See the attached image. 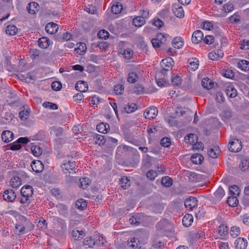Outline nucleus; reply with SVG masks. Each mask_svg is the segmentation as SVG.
<instances>
[{
  "mask_svg": "<svg viewBox=\"0 0 249 249\" xmlns=\"http://www.w3.org/2000/svg\"><path fill=\"white\" fill-rule=\"evenodd\" d=\"M160 65L162 68L161 73L163 75H165L167 71L172 70L174 61L172 58L167 57L161 60Z\"/></svg>",
  "mask_w": 249,
  "mask_h": 249,
  "instance_id": "nucleus-1",
  "label": "nucleus"
},
{
  "mask_svg": "<svg viewBox=\"0 0 249 249\" xmlns=\"http://www.w3.org/2000/svg\"><path fill=\"white\" fill-rule=\"evenodd\" d=\"M241 142L239 139H233L229 143V149L232 152H238L242 149Z\"/></svg>",
  "mask_w": 249,
  "mask_h": 249,
  "instance_id": "nucleus-2",
  "label": "nucleus"
},
{
  "mask_svg": "<svg viewBox=\"0 0 249 249\" xmlns=\"http://www.w3.org/2000/svg\"><path fill=\"white\" fill-rule=\"evenodd\" d=\"M76 164L74 161L65 160L61 165L62 170L64 174L70 173L71 171L75 169Z\"/></svg>",
  "mask_w": 249,
  "mask_h": 249,
  "instance_id": "nucleus-3",
  "label": "nucleus"
},
{
  "mask_svg": "<svg viewBox=\"0 0 249 249\" xmlns=\"http://www.w3.org/2000/svg\"><path fill=\"white\" fill-rule=\"evenodd\" d=\"M158 113L156 107L152 106L148 108L144 112L143 115L146 119H151L155 118Z\"/></svg>",
  "mask_w": 249,
  "mask_h": 249,
  "instance_id": "nucleus-4",
  "label": "nucleus"
},
{
  "mask_svg": "<svg viewBox=\"0 0 249 249\" xmlns=\"http://www.w3.org/2000/svg\"><path fill=\"white\" fill-rule=\"evenodd\" d=\"M172 10L174 15L178 18H182L184 16V12L182 7L178 3L173 4Z\"/></svg>",
  "mask_w": 249,
  "mask_h": 249,
  "instance_id": "nucleus-5",
  "label": "nucleus"
},
{
  "mask_svg": "<svg viewBox=\"0 0 249 249\" xmlns=\"http://www.w3.org/2000/svg\"><path fill=\"white\" fill-rule=\"evenodd\" d=\"M3 199L8 202H13L16 198L15 192L12 189H7L3 193Z\"/></svg>",
  "mask_w": 249,
  "mask_h": 249,
  "instance_id": "nucleus-6",
  "label": "nucleus"
},
{
  "mask_svg": "<svg viewBox=\"0 0 249 249\" xmlns=\"http://www.w3.org/2000/svg\"><path fill=\"white\" fill-rule=\"evenodd\" d=\"M198 201L196 198L194 197H190L186 199L184 201L185 207L190 210H192L197 206Z\"/></svg>",
  "mask_w": 249,
  "mask_h": 249,
  "instance_id": "nucleus-7",
  "label": "nucleus"
},
{
  "mask_svg": "<svg viewBox=\"0 0 249 249\" xmlns=\"http://www.w3.org/2000/svg\"><path fill=\"white\" fill-rule=\"evenodd\" d=\"M234 245L236 249H246L248 246V241L244 238L239 237L235 241Z\"/></svg>",
  "mask_w": 249,
  "mask_h": 249,
  "instance_id": "nucleus-8",
  "label": "nucleus"
},
{
  "mask_svg": "<svg viewBox=\"0 0 249 249\" xmlns=\"http://www.w3.org/2000/svg\"><path fill=\"white\" fill-rule=\"evenodd\" d=\"M20 193L22 196L29 197L33 195V188L31 186L29 185H24L21 188L20 190Z\"/></svg>",
  "mask_w": 249,
  "mask_h": 249,
  "instance_id": "nucleus-9",
  "label": "nucleus"
},
{
  "mask_svg": "<svg viewBox=\"0 0 249 249\" xmlns=\"http://www.w3.org/2000/svg\"><path fill=\"white\" fill-rule=\"evenodd\" d=\"M31 166L32 170L36 173L41 172L44 168L43 163L38 160L33 161L31 164Z\"/></svg>",
  "mask_w": 249,
  "mask_h": 249,
  "instance_id": "nucleus-10",
  "label": "nucleus"
},
{
  "mask_svg": "<svg viewBox=\"0 0 249 249\" xmlns=\"http://www.w3.org/2000/svg\"><path fill=\"white\" fill-rule=\"evenodd\" d=\"M203 33L200 30L195 31L192 36V42L195 44H198L203 39Z\"/></svg>",
  "mask_w": 249,
  "mask_h": 249,
  "instance_id": "nucleus-11",
  "label": "nucleus"
},
{
  "mask_svg": "<svg viewBox=\"0 0 249 249\" xmlns=\"http://www.w3.org/2000/svg\"><path fill=\"white\" fill-rule=\"evenodd\" d=\"M58 29V25L53 22L48 23L45 27L46 31L50 34H53L57 32Z\"/></svg>",
  "mask_w": 249,
  "mask_h": 249,
  "instance_id": "nucleus-12",
  "label": "nucleus"
},
{
  "mask_svg": "<svg viewBox=\"0 0 249 249\" xmlns=\"http://www.w3.org/2000/svg\"><path fill=\"white\" fill-rule=\"evenodd\" d=\"M34 228L33 225L32 224L29 225V227H26L25 226L18 223L16 224V229L17 231H18L20 234H24L26 232L30 231Z\"/></svg>",
  "mask_w": 249,
  "mask_h": 249,
  "instance_id": "nucleus-13",
  "label": "nucleus"
},
{
  "mask_svg": "<svg viewBox=\"0 0 249 249\" xmlns=\"http://www.w3.org/2000/svg\"><path fill=\"white\" fill-rule=\"evenodd\" d=\"M71 235L73 240H80L84 237L85 233L82 230L75 228L71 232Z\"/></svg>",
  "mask_w": 249,
  "mask_h": 249,
  "instance_id": "nucleus-14",
  "label": "nucleus"
},
{
  "mask_svg": "<svg viewBox=\"0 0 249 249\" xmlns=\"http://www.w3.org/2000/svg\"><path fill=\"white\" fill-rule=\"evenodd\" d=\"M164 244L162 240L160 239L159 236H155L154 237L152 243V247L154 249H162L164 248Z\"/></svg>",
  "mask_w": 249,
  "mask_h": 249,
  "instance_id": "nucleus-15",
  "label": "nucleus"
},
{
  "mask_svg": "<svg viewBox=\"0 0 249 249\" xmlns=\"http://www.w3.org/2000/svg\"><path fill=\"white\" fill-rule=\"evenodd\" d=\"M75 88L77 91L80 92H84L88 90V85L86 82L79 81L76 84Z\"/></svg>",
  "mask_w": 249,
  "mask_h": 249,
  "instance_id": "nucleus-16",
  "label": "nucleus"
},
{
  "mask_svg": "<svg viewBox=\"0 0 249 249\" xmlns=\"http://www.w3.org/2000/svg\"><path fill=\"white\" fill-rule=\"evenodd\" d=\"M92 140L95 144L99 145H104L106 141L104 136L95 134L93 136Z\"/></svg>",
  "mask_w": 249,
  "mask_h": 249,
  "instance_id": "nucleus-17",
  "label": "nucleus"
},
{
  "mask_svg": "<svg viewBox=\"0 0 249 249\" xmlns=\"http://www.w3.org/2000/svg\"><path fill=\"white\" fill-rule=\"evenodd\" d=\"M14 137V134L10 131H4L1 134V139L2 141L7 143L11 141Z\"/></svg>",
  "mask_w": 249,
  "mask_h": 249,
  "instance_id": "nucleus-18",
  "label": "nucleus"
},
{
  "mask_svg": "<svg viewBox=\"0 0 249 249\" xmlns=\"http://www.w3.org/2000/svg\"><path fill=\"white\" fill-rule=\"evenodd\" d=\"M39 5L35 2H30L27 6V10L31 14H35L37 11H39Z\"/></svg>",
  "mask_w": 249,
  "mask_h": 249,
  "instance_id": "nucleus-19",
  "label": "nucleus"
},
{
  "mask_svg": "<svg viewBox=\"0 0 249 249\" xmlns=\"http://www.w3.org/2000/svg\"><path fill=\"white\" fill-rule=\"evenodd\" d=\"M97 130L100 133L106 134L110 129L109 125L105 123H100L97 125Z\"/></svg>",
  "mask_w": 249,
  "mask_h": 249,
  "instance_id": "nucleus-20",
  "label": "nucleus"
},
{
  "mask_svg": "<svg viewBox=\"0 0 249 249\" xmlns=\"http://www.w3.org/2000/svg\"><path fill=\"white\" fill-rule=\"evenodd\" d=\"M23 108L24 109L21 110L19 113V117L22 121H25L29 117L31 110L27 108L28 106L27 105L23 106Z\"/></svg>",
  "mask_w": 249,
  "mask_h": 249,
  "instance_id": "nucleus-21",
  "label": "nucleus"
},
{
  "mask_svg": "<svg viewBox=\"0 0 249 249\" xmlns=\"http://www.w3.org/2000/svg\"><path fill=\"white\" fill-rule=\"evenodd\" d=\"M50 44V40L46 37H42L38 40V45L41 48H47L49 46Z\"/></svg>",
  "mask_w": 249,
  "mask_h": 249,
  "instance_id": "nucleus-22",
  "label": "nucleus"
},
{
  "mask_svg": "<svg viewBox=\"0 0 249 249\" xmlns=\"http://www.w3.org/2000/svg\"><path fill=\"white\" fill-rule=\"evenodd\" d=\"M225 92L227 95L230 98H235L237 96V90L232 85L227 86Z\"/></svg>",
  "mask_w": 249,
  "mask_h": 249,
  "instance_id": "nucleus-23",
  "label": "nucleus"
},
{
  "mask_svg": "<svg viewBox=\"0 0 249 249\" xmlns=\"http://www.w3.org/2000/svg\"><path fill=\"white\" fill-rule=\"evenodd\" d=\"M193 222V217L191 214H186L183 217L182 222L186 227L190 226Z\"/></svg>",
  "mask_w": 249,
  "mask_h": 249,
  "instance_id": "nucleus-24",
  "label": "nucleus"
},
{
  "mask_svg": "<svg viewBox=\"0 0 249 249\" xmlns=\"http://www.w3.org/2000/svg\"><path fill=\"white\" fill-rule=\"evenodd\" d=\"M207 153L210 157L215 158L219 153V148L218 146H213L208 150Z\"/></svg>",
  "mask_w": 249,
  "mask_h": 249,
  "instance_id": "nucleus-25",
  "label": "nucleus"
},
{
  "mask_svg": "<svg viewBox=\"0 0 249 249\" xmlns=\"http://www.w3.org/2000/svg\"><path fill=\"white\" fill-rule=\"evenodd\" d=\"M201 85L203 88L206 89H210L213 88V83L211 80L206 78L202 80Z\"/></svg>",
  "mask_w": 249,
  "mask_h": 249,
  "instance_id": "nucleus-26",
  "label": "nucleus"
},
{
  "mask_svg": "<svg viewBox=\"0 0 249 249\" xmlns=\"http://www.w3.org/2000/svg\"><path fill=\"white\" fill-rule=\"evenodd\" d=\"M133 25L137 27H141L145 23V20L142 17L138 16L133 19Z\"/></svg>",
  "mask_w": 249,
  "mask_h": 249,
  "instance_id": "nucleus-27",
  "label": "nucleus"
},
{
  "mask_svg": "<svg viewBox=\"0 0 249 249\" xmlns=\"http://www.w3.org/2000/svg\"><path fill=\"white\" fill-rule=\"evenodd\" d=\"M191 160L195 164H200L204 160V158L200 154H195L192 156Z\"/></svg>",
  "mask_w": 249,
  "mask_h": 249,
  "instance_id": "nucleus-28",
  "label": "nucleus"
},
{
  "mask_svg": "<svg viewBox=\"0 0 249 249\" xmlns=\"http://www.w3.org/2000/svg\"><path fill=\"white\" fill-rule=\"evenodd\" d=\"M238 67L245 71H249V61L245 60H240L238 63Z\"/></svg>",
  "mask_w": 249,
  "mask_h": 249,
  "instance_id": "nucleus-29",
  "label": "nucleus"
},
{
  "mask_svg": "<svg viewBox=\"0 0 249 249\" xmlns=\"http://www.w3.org/2000/svg\"><path fill=\"white\" fill-rule=\"evenodd\" d=\"M123 9V6L119 2H116L114 3L111 7V12L114 14H118L120 13Z\"/></svg>",
  "mask_w": 249,
  "mask_h": 249,
  "instance_id": "nucleus-30",
  "label": "nucleus"
},
{
  "mask_svg": "<svg viewBox=\"0 0 249 249\" xmlns=\"http://www.w3.org/2000/svg\"><path fill=\"white\" fill-rule=\"evenodd\" d=\"M130 180L126 177H123L120 180V184L122 188L124 189H127L130 186Z\"/></svg>",
  "mask_w": 249,
  "mask_h": 249,
  "instance_id": "nucleus-31",
  "label": "nucleus"
},
{
  "mask_svg": "<svg viewBox=\"0 0 249 249\" xmlns=\"http://www.w3.org/2000/svg\"><path fill=\"white\" fill-rule=\"evenodd\" d=\"M84 246L89 248H92L95 244V239L91 237H87L83 241Z\"/></svg>",
  "mask_w": 249,
  "mask_h": 249,
  "instance_id": "nucleus-32",
  "label": "nucleus"
},
{
  "mask_svg": "<svg viewBox=\"0 0 249 249\" xmlns=\"http://www.w3.org/2000/svg\"><path fill=\"white\" fill-rule=\"evenodd\" d=\"M137 109V105L133 103H127L124 107V111L127 113L134 112Z\"/></svg>",
  "mask_w": 249,
  "mask_h": 249,
  "instance_id": "nucleus-33",
  "label": "nucleus"
},
{
  "mask_svg": "<svg viewBox=\"0 0 249 249\" xmlns=\"http://www.w3.org/2000/svg\"><path fill=\"white\" fill-rule=\"evenodd\" d=\"M18 32V28L15 25H9L6 27V33L10 36L15 35Z\"/></svg>",
  "mask_w": 249,
  "mask_h": 249,
  "instance_id": "nucleus-34",
  "label": "nucleus"
},
{
  "mask_svg": "<svg viewBox=\"0 0 249 249\" xmlns=\"http://www.w3.org/2000/svg\"><path fill=\"white\" fill-rule=\"evenodd\" d=\"M234 196L231 195L227 199V202L230 206L235 207L238 203V199Z\"/></svg>",
  "mask_w": 249,
  "mask_h": 249,
  "instance_id": "nucleus-35",
  "label": "nucleus"
},
{
  "mask_svg": "<svg viewBox=\"0 0 249 249\" xmlns=\"http://www.w3.org/2000/svg\"><path fill=\"white\" fill-rule=\"evenodd\" d=\"M225 195V191L221 187H219L214 193V196L216 200H220Z\"/></svg>",
  "mask_w": 249,
  "mask_h": 249,
  "instance_id": "nucleus-36",
  "label": "nucleus"
},
{
  "mask_svg": "<svg viewBox=\"0 0 249 249\" xmlns=\"http://www.w3.org/2000/svg\"><path fill=\"white\" fill-rule=\"evenodd\" d=\"M189 65L188 67L192 70H196L198 66V60L196 58H190L188 59Z\"/></svg>",
  "mask_w": 249,
  "mask_h": 249,
  "instance_id": "nucleus-37",
  "label": "nucleus"
},
{
  "mask_svg": "<svg viewBox=\"0 0 249 249\" xmlns=\"http://www.w3.org/2000/svg\"><path fill=\"white\" fill-rule=\"evenodd\" d=\"M138 79V75L136 72L130 71L129 72L127 77V81L129 83H134Z\"/></svg>",
  "mask_w": 249,
  "mask_h": 249,
  "instance_id": "nucleus-38",
  "label": "nucleus"
},
{
  "mask_svg": "<svg viewBox=\"0 0 249 249\" xmlns=\"http://www.w3.org/2000/svg\"><path fill=\"white\" fill-rule=\"evenodd\" d=\"M183 43L184 42L182 41V39L180 37H175L172 41L174 47L178 49L180 48L183 46Z\"/></svg>",
  "mask_w": 249,
  "mask_h": 249,
  "instance_id": "nucleus-39",
  "label": "nucleus"
},
{
  "mask_svg": "<svg viewBox=\"0 0 249 249\" xmlns=\"http://www.w3.org/2000/svg\"><path fill=\"white\" fill-rule=\"evenodd\" d=\"M230 233L233 238L237 237L240 234V229L239 227L232 226L231 227Z\"/></svg>",
  "mask_w": 249,
  "mask_h": 249,
  "instance_id": "nucleus-40",
  "label": "nucleus"
},
{
  "mask_svg": "<svg viewBox=\"0 0 249 249\" xmlns=\"http://www.w3.org/2000/svg\"><path fill=\"white\" fill-rule=\"evenodd\" d=\"M76 207L80 210H83L87 206L86 201L84 199L77 200L75 203Z\"/></svg>",
  "mask_w": 249,
  "mask_h": 249,
  "instance_id": "nucleus-41",
  "label": "nucleus"
},
{
  "mask_svg": "<svg viewBox=\"0 0 249 249\" xmlns=\"http://www.w3.org/2000/svg\"><path fill=\"white\" fill-rule=\"evenodd\" d=\"M132 92L136 94L139 95L143 94L145 92L144 88L142 85L137 84L132 89Z\"/></svg>",
  "mask_w": 249,
  "mask_h": 249,
  "instance_id": "nucleus-42",
  "label": "nucleus"
},
{
  "mask_svg": "<svg viewBox=\"0 0 249 249\" xmlns=\"http://www.w3.org/2000/svg\"><path fill=\"white\" fill-rule=\"evenodd\" d=\"M129 222L131 225L137 226L141 222V219L139 215L136 214L130 218Z\"/></svg>",
  "mask_w": 249,
  "mask_h": 249,
  "instance_id": "nucleus-43",
  "label": "nucleus"
},
{
  "mask_svg": "<svg viewBox=\"0 0 249 249\" xmlns=\"http://www.w3.org/2000/svg\"><path fill=\"white\" fill-rule=\"evenodd\" d=\"M86 50V44L84 43H80L79 46L77 48H75L74 51L76 53L81 55L84 53Z\"/></svg>",
  "mask_w": 249,
  "mask_h": 249,
  "instance_id": "nucleus-44",
  "label": "nucleus"
},
{
  "mask_svg": "<svg viewBox=\"0 0 249 249\" xmlns=\"http://www.w3.org/2000/svg\"><path fill=\"white\" fill-rule=\"evenodd\" d=\"M172 179L168 176L164 177L161 180V184L165 187H170L172 184Z\"/></svg>",
  "mask_w": 249,
  "mask_h": 249,
  "instance_id": "nucleus-45",
  "label": "nucleus"
},
{
  "mask_svg": "<svg viewBox=\"0 0 249 249\" xmlns=\"http://www.w3.org/2000/svg\"><path fill=\"white\" fill-rule=\"evenodd\" d=\"M218 233L221 236H224L228 233L227 226L224 224H221L217 229Z\"/></svg>",
  "mask_w": 249,
  "mask_h": 249,
  "instance_id": "nucleus-46",
  "label": "nucleus"
},
{
  "mask_svg": "<svg viewBox=\"0 0 249 249\" xmlns=\"http://www.w3.org/2000/svg\"><path fill=\"white\" fill-rule=\"evenodd\" d=\"M196 136L194 134H189L185 137V141L187 143L193 144L195 142L196 139Z\"/></svg>",
  "mask_w": 249,
  "mask_h": 249,
  "instance_id": "nucleus-47",
  "label": "nucleus"
},
{
  "mask_svg": "<svg viewBox=\"0 0 249 249\" xmlns=\"http://www.w3.org/2000/svg\"><path fill=\"white\" fill-rule=\"evenodd\" d=\"M11 184L13 188H18L21 184V180L18 177H14L11 180Z\"/></svg>",
  "mask_w": 249,
  "mask_h": 249,
  "instance_id": "nucleus-48",
  "label": "nucleus"
},
{
  "mask_svg": "<svg viewBox=\"0 0 249 249\" xmlns=\"http://www.w3.org/2000/svg\"><path fill=\"white\" fill-rule=\"evenodd\" d=\"M233 4L231 2H228L223 6L222 11L224 13L227 14L233 10Z\"/></svg>",
  "mask_w": 249,
  "mask_h": 249,
  "instance_id": "nucleus-49",
  "label": "nucleus"
},
{
  "mask_svg": "<svg viewBox=\"0 0 249 249\" xmlns=\"http://www.w3.org/2000/svg\"><path fill=\"white\" fill-rule=\"evenodd\" d=\"M31 151L34 155L38 156L42 153V149L38 145L32 146L31 147Z\"/></svg>",
  "mask_w": 249,
  "mask_h": 249,
  "instance_id": "nucleus-50",
  "label": "nucleus"
},
{
  "mask_svg": "<svg viewBox=\"0 0 249 249\" xmlns=\"http://www.w3.org/2000/svg\"><path fill=\"white\" fill-rule=\"evenodd\" d=\"M138 239L135 238H132L130 241H128L127 246L132 249H136L139 246L138 244Z\"/></svg>",
  "mask_w": 249,
  "mask_h": 249,
  "instance_id": "nucleus-51",
  "label": "nucleus"
},
{
  "mask_svg": "<svg viewBox=\"0 0 249 249\" xmlns=\"http://www.w3.org/2000/svg\"><path fill=\"white\" fill-rule=\"evenodd\" d=\"M79 180V186L84 189H86L88 187L90 182V180L87 178H82L80 179Z\"/></svg>",
  "mask_w": 249,
  "mask_h": 249,
  "instance_id": "nucleus-52",
  "label": "nucleus"
},
{
  "mask_svg": "<svg viewBox=\"0 0 249 249\" xmlns=\"http://www.w3.org/2000/svg\"><path fill=\"white\" fill-rule=\"evenodd\" d=\"M229 193L231 195H238L239 193V187L235 185H231L229 187Z\"/></svg>",
  "mask_w": 249,
  "mask_h": 249,
  "instance_id": "nucleus-53",
  "label": "nucleus"
},
{
  "mask_svg": "<svg viewBox=\"0 0 249 249\" xmlns=\"http://www.w3.org/2000/svg\"><path fill=\"white\" fill-rule=\"evenodd\" d=\"M114 92L116 94L121 95L123 94L124 90V87L122 85H116L114 89Z\"/></svg>",
  "mask_w": 249,
  "mask_h": 249,
  "instance_id": "nucleus-54",
  "label": "nucleus"
},
{
  "mask_svg": "<svg viewBox=\"0 0 249 249\" xmlns=\"http://www.w3.org/2000/svg\"><path fill=\"white\" fill-rule=\"evenodd\" d=\"M43 106L45 108H48L53 110H55L58 108V106L56 104L52 103L49 102H44L43 104Z\"/></svg>",
  "mask_w": 249,
  "mask_h": 249,
  "instance_id": "nucleus-55",
  "label": "nucleus"
},
{
  "mask_svg": "<svg viewBox=\"0 0 249 249\" xmlns=\"http://www.w3.org/2000/svg\"><path fill=\"white\" fill-rule=\"evenodd\" d=\"M158 174L156 171L150 170L148 171L146 174V177L147 178L151 180H153L155 179L156 177L157 176Z\"/></svg>",
  "mask_w": 249,
  "mask_h": 249,
  "instance_id": "nucleus-56",
  "label": "nucleus"
},
{
  "mask_svg": "<svg viewBox=\"0 0 249 249\" xmlns=\"http://www.w3.org/2000/svg\"><path fill=\"white\" fill-rule=\"evenodd\" d=\"M167 35H164L162 33H159L157 34L156 37L159 39V40L161 43V44H164L167 39Z\"/></svg>",
  "mask_w": 249,
  "mask_h": 249,
  "instance_id": "nucleus-57",
  "label": "nucleus"
},
{
  "mask_svg": "<svg viewBox=\"0 0 249 249\" xmlns=\"http://www.w3.org/2000/svg\"><path fill=\"white\" fill-rule=\"evenodd\" d=\"M9 146L10 149L12 150H18L21 148V145L18 142V140L15 142L10 143Z\"/></svg>",
  "mask_w": 249,
  "mask_h": 249,
  "instance_id": "nucleus-58",
  "label": "nucleus"
},
{
  "mask_svg": "<svg viewBox=\"0 0 249 249\" xmlns=\"http://www.w3.org/2000/svg\"><path fill=\"white\" fill-rule=\"evenodd\" d=\"M160 144L165 147H167L171 144L170 139L167 137L163 138L160 142Z\"/></svg>",
  "mask_w": 249,
  "mask_h": 249,
  "instance_id": "nucleus-59",
  "label": "nucleus"
},
{
  "mask_svg": "<svg viewBox=\"0 0 249 249\" xmlns=\"http://www.w3.org/2000/svg\"><path fill=\"white\" fill-rule=\"evenodd\" d=\"M123 56L127 59H130L133 55V51L130 49L124 50L123 53Z\"/></svg>",
  "mask_w": 249,
  "mask_h": 249,
  "instance_id": "nucleus-60",
  "label": "nucleus"
},
{
  "mask_svg": "<svg viewBox=\"0 0 249 249\" xmlns=\"http://www.w3.org/2000/svg\"><path fill=\"white\" fill-rule=\"evenodd\" d=\"M240 48L242 50H249V40L244 39L240 42Z\"/></svg>",
  "mask_w": 249,
  "mask_h": 249,
  "instance_id": "nucleus-61",
  "label": "nucleus"
},
{
  "mask_svg": "<svg viewBox=\"0 0 249 249\" xmlns=\"http://www.w3.org/2000/svg\"><path fill=\"white\" fill-rule=\"evenodd\" d=\"M98 36L100 38L106 39L109 36V33L105 30H100L98 33Z\"/></svg>",
  "mask_w": 249,
  "mask_h": 249,
  "instance_id": "nucleus-62",
  "label": "nucleus"
},
{
  "mask_svg": "<svg viewBox=\"0 0 249 249\" xmlns=\"http://www.w3.org/2000/svg\"><path fill=\"white\" fill-rule=\"evenodd\" d=\"M61 83L58 81H54L52 83V88L53 90H59L61 89Z\"/></svg>",
  "mask_w": 249,
  "mask_h": 249,
  "instance_id": "nucleus-63",
  "label": "nucleus"
},
{
  "mask_svg": "<svg viewBox=\"0 0 249 249\" xmlns=\"http://www.w3.org/2000/svg\"><path fill=\"white\" fill-rule=\"evenodd\" d=\"M202 27L203 29L211 30L213 28V24L211 22L205 21L203 22Z\"/></svg>",
  "mask_w": 249,
  "mask_h": 249,
  "instance_id": "nucleus-64",
  "label": "nucleus"
}]
</instances>
